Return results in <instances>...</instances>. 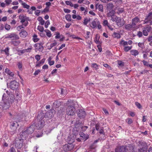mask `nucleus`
Returning <instances> with one entry per match:
<instances>
[{"label": "nucleus", "instance_id": "1", "mask_svg": "<svg viewBox=\"0 0 152 152\" xmlns=\"http://www.w3.org/2000/svg\"><path fill=\"white\" fill-rule=\"evenodd\" d=\"M44 114L42 113H40L39 114H38L37 118L39 121L37 124H35V126L36 129H41L44 125L45 121L42 119L44 118Z\"/></svg>", "mask_w": 152, "mask_h": 152}, {"label": "nucleus", "instance_id": "2", "mask_svg": "<svg viewBox=\"0 0 152 152\" xmlns=\"http://www.w3.org/2000/svg\"><path fill=\"white\" fill-rule=\"evenodd\" d=\"M9 95L7 93H4L2 97V100L4 102V104L3 106V108L4 110H6L9 109L11 103L9 102L8 99Z\"/></svg>", "mask_w": 152, "mask_h": 152}, {"label": "nucleus", "instance_id": "3", "mask_svg": "<svg viewBox=\"0 0 152 152\" xmlns=\"http://www.w3.org/2000/svg\"><path fill=\"white\" fill-rule=\"evenodd\" d=\"M73 104L71 103L68 106L66 109V113L68 115L73 116L75 115L76 109Z\"/></svg>", "mask_w": 152, "mask_h": 152}, {"label": "nucleus", "instance_id": "4", "mask_svg": "<svg viewBox=\"0 0 152 152\" xmlns=\"http://www.w3.org/2000/svg\"><path fill=\"white\" fill-rule=\"evenodd\" d=\"M19 18L20 20V22L24 25V26L26 27L28 25V24L27 20L28 18L26 16L24 15L23 14H21L19 16Z\"/></svg>", "mask_w": 152, "mask_h": 152}, {"label": "nucleus", "instance_id": "5", "mask_svg": "<svg viewBox=\"0 0 152 152\" xmlns=\"http://www.w3.org/2000/svg\"><path fill=\"white\" fill-rule=\"evenodd\" d=\"M5 38L10 39L12 40H14L18 39H19V37L18 35L14 32L6 34Z\"/></svg>", "mask_w": 152, "mask_h": 152}, {"label": "nucleus", "instance_id": "6", "mask_svg": "<svg viewBox=\"0 0 152 152\" xmlns=\"http://www.w3.org/2000/svg\"><path fill=\"white\" fill-rule=\"evenodd\" d=\"M23 140L19 138H16L15 141V145L18 149H20L23 146Z\"/></svg>", "mask_w": 152, "mask_h": 152}, {"label": "nucleus", "instance_id": "7", "mask_svg": "<svg viewBox=\"0 0 152 152\" xmlns=\"http://www.w3.org/2000/svg\"><path fill=\"white\" fill-rule=\"evenodd\" d=\"M74 147V146L73 144L68 143L63 146V149L64 151L67 152L72 150Z\"/></svg>", "mask_w": 152, "mask_h": 152}, {"label": "nucleus", "instance_id": "8", "mask_svg": "<svg viewBox=\"0 0 152 152\" xmlns=\"http://www.w3.org/2000/svg\"><path fill=\"white\" fill-rule=\"evenodd\" d=\"M18 83L16 81H13L10 83L9 87L12 90H15L18 88Z\"/></svg>", "mask_w": 152, "mask_h": 152}, {"label": "nucleus", "instance_id": "9", "mask_svg": "<svg viewBox=\"0 0 152 152\" xmlns=\"http://www.w3.org/2000/svg\"><path fill=\"white\" fill-rule=\"evenodd\" d=\"M126 145L119 146L115 148V152H126Z\"/></svg>", "mask_w": 152, "mask_h": 152}, {"label": "nucleus", "instance_id": "10", "mask_svg": "<svg viewBox=\"0 0 152 152\" xmlns=\"http://www.w3.org/2000/svg\"><path fill=\"white\" fill-rule=\"evenodd\" d=\"M125 28L127 31H134L136 30V28L132 23L128 24L125 26Z\"/></svg>", "mask_w": 152, "mask_h": 152}, {"label": "nucleus", "instance_id": "11", "mask_svg": "<svg viewBox=\"0 0 152 152\" xmlns=\"http://www.w3.org/2000/svg\"><path fill=\"white\" fill-rule=\"evenodd\" d=\"M138 146L140 148L138 149H142L144 151H146L147 150L146 143L144 141H139Z\"/></svg>", "mask_w": 152, "mask_h": 152}, {"label": "nucleus", "instance_id": "12", "mask_svg": "<svg viewBox=\"0 0 152 152\" xmlns=\"http://www.w3.org/2000/svg\"><path fill=\"white\" fill-rule=\"evenodd\" d=\"M8 91H7L6 93H7L9 95V99H8V100L9 101V102H10L11 103H12L14 101V100L15 99H16V100H18L19 99L20 100V99H17L16 98H15V97L14 95L12 94L11 93L9 94H8Z\"/></svg>", "mask_w": 152, "mask_h": 152}, {"label": "nucleus", "instance_id": "13", "mask_svg": "<svg viewBox=\"0 0 152 152\" xmlns=\"http://www.w3.org/2000/svg\"><path fill=\"white\" fill-rule=\"evenodd\" d=\"M134 146L131 144L126 145V152H136Z\"/></svg>", "mask_w": 152, "mask_h": 152}, {"label": "nucleus", "instance_id": "14", "mask_svg": "<svg viewBox=\"0 0 152 152\" xmlns=\"http://www.w3.org/2000/svg\"><path fill=\"white\" fill-rule=\"evenodd\" d=\"M77 115L80 118H83L85 117L86 113L85 111L82 109H79L78 110Z\"/></svg>", "mask_w": 152, "mask_h": 152}, {"label": "nucleus", "instance_id": "15", "mask_svg": "<svg viewBox=\"0 0 152 152\" xmlns=\"http://www.w3.org/2000/svg\"><path fill=\"white\" fill-rule=\"evenodd\" d=\"M54 111L50 110L46 113L45 117L48 118H51L54 115Z\"/></svg>", "mask_w": 152, "mask_h": 152}, {"label": "nucleus", "instance_id": "16", "mask_svg": "<svg viewBox=\"0 0 152 152\" xmlns=\"http://www.w3.org/2000/svg\"><path fill=\"white\" fill-rule=\"evenodd\" d=\"M35 126V124L34 123L32 125L29 126L26 131L23 132H26L28 134H31L34 131V126Z\"/></svg>", "mask_w": 152, "mask_h": 152}, {"label": "nucleus", "instance_id": "17", "mask_svg": "<svg viewBox=\"0 0 152 152\" xmlns=\"http://www.w3.org/2000/svg\"><path fill=\"white\" fill-rule=\"evenodd\" d=\"M116 23L118 27H121L124 25L125 22L124 19H122L120 17H119Z\"/></svg>", "mask_w": 152, "mask_h": 152}, {"label": "nucleus", "instance_id": "18", "mask_svg": "<svg viewBox=\"0 0 152 152\" xmlns=\"http://www.w3.org/2000/svg\"><path fill=\"white\" fill-rule=\"evenodd\" d=\"M151 29V27L148 26L144 28L142 30L143 34L145 36H147L148 34V33L150 31Z\"/></svg>", "mask_w": 152, "mask_h": 152}, {"label": "nucleus", "instance_id": "19", "mask_svg": "<svg viewBox=\"0 0 152 152\" xmlns=\"http://www.w3.org/2000/svg\"><path fill=\"white\" fill-rule=\"evenodd\" d=\"M152 19V12L148 13L144 21V23H148L149 21Z\"/></svg>", "mask_w": 152, "mask_h": 152}, {"label": "nucleus", "instance_id": "20", "mask_svg": "<svg viewBox=\"0 0 152 152\" xmlns=\"http://www.w3.org/2000/svg\"><path fill=\"white\" fill-rule=\"evenodd\" d=\"M35 46V48L37 50L42 51L43 50V48L41 43L36 44Z\"/></svg>", "mask_w": 152, "mask_h": 152}, {"label": "nucleus", "instance_id": "21", "mask_svg": "<svg viewBox=\"0 0 152 152\" xmlns=\"http://www.w3.org/2000/svg\"><path fill=\"white\" fill-rule=\"evenodd\" d=\"M79 134L80 135V137L81 140L86 141L89 138L88 135V134H85L83 132H80Z\"/></svg>", "mask_w": 152, "mask_h": 152}, {"label": "nucleus", "instance_id": "22", "mask_svg": "<svg viewBox=\"0 0 152 152\" xmlns=\"http://www.w3.org/2000/svg\"><path fill=\"white\" fill-rule=\"evenodd\" d=\"M19 126V124L17 121H15L13 122L11 125V128L13 130V131L15 132L17 129V128Z\"/></svg>", "mask_w": 152, "mask_h": 152}, {"label": "nucleus", "instance_id": "23", "mask_svg": "<svg viewBox=\"0 0 152 152\" xmlns=\"http://www.w3.org/2000/svg\"><path fill=\"white\" fill-rule=\"evenodd\" d=\"M132 23L136 26V24L140 22V19L137 17L136 16L132 19Z\"/></svg>", "mask_w": 152, "mask_h": 152}, {"label": "nucleus", "instance_id": "24", "mask_svg": "<svg viewBox=\"0 0 152 152\" xmlns=\"http://www.w3.org/2000/svg\"><path fill=\"white\" fill-rule=\"evenodd\" d=\"M19 35L21 37L25 38L27 36L28 33L25 30L23 29L21 30Z\"/></svg>", "mask_w": 152, "mask_h": 152}, {"label": "nucleus", "instance_id": "25", "mask_svg": "<svg viewBox=\"0 0 152 152\" xmlns=\"http://www.w3.org/2000/svg\"><path fill=\"white\" fill-rule=\"evenodd\" d=\"M95 8L96 10L98 9L99 11L101 12H103V6L102 4H96L95 5Z\"/></svg>", "mask_w": 152, "mask_h": 152}, {"label": "nucleus", "instance_id": "26", "mask_svg": "<svg viewBox=\"0 0 152 152\" xmlns=\"http://www.w3.org/2000/svg\"><path fill=\"white\" fill-rule=\"evenodd\" d=\"M100 36L98 34H96L94 39V42L97 44H100L101 42L99 41Z\"/></svg>", "mask_w": 152, "mask_h": 152}, {"label": "nucleus", "instance_id": "27", "mask_svg": "<svg viewBox=\"0 0 152 152\" xmlns=\"http://www.w3.org/2000/svg\"><path fill=\"white\" fill-rule=\"evenodd\" d=\"M98 21L96 22L93 20L90 24V26L93 28H94L97 27Z\"/></svg>", "mask_w": 152, "mask_h": 152}, {"label": "nucleus", "instance_id": "28", "mask_svg": "<svg viewBox=\"0 0 152 152\" xmlns=\"http://www.w3.org/2000/svg\"><path fill=\"white\" fill-rule=\"evenodd\" d=\"M67 140L68 143L71 144L74 142L75 141L73 137H72L71 135L69 136L68 137Z\"/></svg>", "mask_w": 152, "mask_h": 152}, {"label": "nucleus", "instance_id": "29", "mask_svg": "<svg viewBox=\"0 0 152 152\" xmlns=\"http://www.w3.org/2000/svg\"><path fill=\"white\" fill-rule=\"evenodd\" d=\"M20 40H12L11 41V43L13 45L15 46H18L20 43Z\"/></svg>", "mask_w": 152, "mask_h": 152}, {"label": "nucleus", "instance_id": "30", "mask_svg": "<svg viewBox=\"0 0 152 152\" xmlns=\"http://www.w3.org/2000/svg\"><path fill=\"white\" fill-rule=\"evenodd\" d=\"M115 12L114 10H112L109 12L107 13V16L108 17H110L111 18L114 15H115Z\"/></svg>", "mask_w": 152, "mask_h": 152}, {"label": "nucleus", "instance_id": "31", "mask_svg": "<svg viewBox=\"0 0 152 152\" xmlns=\"http://www.w3.org/2000/svg\"><path fill=\"white\" fill-rule=\"evenodd\" d=\"M114 7V5L112 3H110L107 4V8L108 10H113Z\"/></svg>", "mask_w": 152, "mask_h": 152}, {"label": "nucleus", "instance_id": "32", "mask_svg": "<svg viewBox=\"0 0 152 152\" xmlns=\"http://www.w3.org/2000/svg\"><path fill=\"white\" fill-rule=\"evenodd\" d=\"M130 53L132 55L135 56L138 55L139 53L137 50H132L130 51Z\"/></svg>", "mask_w": 152, "mask_h": 152}, {"label": "nucleus", "instance_id": "33", "mask_svg": "<svg viewBox=\"0 0 152 152\" xmlns=\"http://www.w3.org/2000/svg\"><path fill=\"white\" fill-rule=\"evenodd\" d=\"M32 39L34 42H37L39 39L37 35L36 34H34L32 36Z\"/></svg>", "mask_w": 152, "mask_h": 152}, {"label": "nucleus", "instance_id": "34", "mask_svg": "<svg viewBox=\"0 0 152 152\" xmlns=\"http://www.w3.org/2000/svg\"><path fill=\"white\" fill-rule=\"evenodd\" d=\"M9 48L8 47H7L4 50H1V52L2 53L3 52H5V54L7 56H9Z\"/></svg>", "mask_w": 152, "mask_h": 152}, {"label": "nucleus", "instance_id": "35", "mask_svg": "<svg viewBox=\"0 0 152 152\" xmlns=\"http://www.w3.org/2000/svg\"><path fill=\"white\" fill-rule=\"evenodd\" d=\"M45 58H43L40 61H39L37 64H36V66H40L42 65L45 62Z\"/></svg>", "mask_w": 152, "mask_h": 152}, {"label": "nucleus", "instance_id": "36", "mask_svg": "<svg viewBox=\"0 0 152 152\" xmlns=\"http://www.w3.org/2000/svg\"><path fill=\"white\" fill-rule=\"evenodd\" d=\"M112 36L114 38H116L117 39H119L121 37L120 34L119 33L114 32L112 35Z\"/></svg>", "mask_w": 152, "mask_h": 152}, {"label": "nucleus", "instance_id": "37", "mask_svg": "<svg viewBox=\"0 0 152 152\" xmlns=\"http://www.w3.org/2000/svg\"><path fill=\"white\" fill-rule=\"evenodd\" d=\"M61 105V102L59 101H56L53 103V105L56 107H58Z\"/></svg>", "mask_w": 152, "mask_h": 152}, {"label": "nucleus", "instance_id": "38", "mask_svg": "<svg viewBox=\"0 0 152 152\" xmlns=\"http://www.w3.org/2000/svg\"><path fill=\"white\" fill-rule=\"evenodd\" d=\"M61 94L63 96L67 94V91L66 89H64L63 88H61Z\"/></svg>", "mask_w": 152, "mask_h": 152}, {"label": "nucleus", "instance_id": "39", "mask_svg": "<svg viewBox=\"0 0 152 152\" xmlns=\"http://www.w3.org/2000/svg\"><path fill=\"white\" fill-rule=\"evenodd\" d=\"M119 17L114 15L113 17L111 18V19L113 22H116L117 20H118Z\"/></svg>", "mask_w": 152, "mask_h": 152}, {"label": "nucleus", "instance_id": "40", "mask_svg": "<svg viewBox=\"0 0 152 152\" xmlns=\"http://www.w3.org/2000/svg\"><path fill=\"white\" fill-rule=\"evenodd\" d=\"M44 31L46 33L47 36L49 37H50L52 36L51 32L48 29H45Z\"/></svg>", "mask_w": 152, "mask_h": 152}, {"label": "nucleus", "instance_id": "41", "mask_svg": "<svg viewBox=\"0 0 152 152\" xmlns=\"http://www.w3.org/2000/svg\"><path fill=\"white\" fill-rule=\"evenodd\" d=\"M17 65L19 70L20 71H22L23 66L22 62H18Z\"/></svg>", "mask_w": 152, "mask_h": 152}, {"label": "nucleus", "instance_id": "42", "mask_svg": "<svg viewBox=\"0 0 152 152\" xmlns=\"http://www.w3.org/2000/svg\"><path fill=\"white\" fill-rule=\"evenodd\" d=\"M120 44L123 45L124 47H125L128 45V42L124 40H121L120 43Z\"/></svg>", "mask_w": 152, "mask_h": 152}, {"label": "nucleus", "instance_id": "43", "mask_svg": "<svg viewBox=\"0 0 152 152\" xmlns=\"http://www.w3.org/2000/svg\"><path fill=\"white\" fill-rule=\"evenodd\" d=\"M5 72L10 76H12L13 75L12 72L7 68L5 69Z\"/></svg>", "mask_w": 152, "mask_h": 152}, {"label": "nucleus", "instance_id": "44", "mask_svg": "<svg viewBox=\"0 0 152 152\" xmlns=\"http://www.w3.org/2000/svg\"><path fill=\"white\" fill-rule=\"evenodd\" d=\"M132 46H126L125 47H124V50L125 52H127L129 51L130 50L132 49Z\"/></svg>", "mask_w": 152, "mask_h": 152}, {"label": "nucleus", "instance_id": "45", "mask_svg": "<svg viewBox=\"0 0 152 152\" xmlns=\"http://www.w3.org/2000/svg\"><path fill=\"white\" fill-rule=\"evenodd\" d=\"M91 66L96 70H97L98 69V66L96 63L92 64Z\"/></svg>", "mask_w": 152, "mask_h": 152}, {"label": "nucleus", "instance_id": "46", "mask_svg": "<svg viewBox=\"0 0 152 152\" xmlns=\"http://www.w3.org/2000/svg\"><path fill=\"white\" fill-rule=\"evenodd\" d=\"M118 64L119 66L121 67H123L124 66V62L121 60H118Z\"/></svg>", "mask_w": 152, "mask_h": 152}, {"label": "nucleus", "instance_id": "47", "mask_svg": "<svg viewBox=\"0 0 152 152\" xmlns=\"http://www.w3.org/2000/svg\"><path fill=\"white\" fill-rule=\"evenodd\" d=\"M24 49L23 50H18V54L20 56L22 55L23 54L25 53Z\"/></svg>", "mask_w": 152, "mask_h": 152}, {"label": "nucleus", "instance_id": "48", "mask_svg": "<svg viewBox=\"0 0 152 152\" xmlns=\"http://www.w3.org/2000/svg\"><path fill=\"white\" fill-rule=\"evenodd\" d=\"M90 20V19H89L87 18H85L83 22V24L85 25H87Z\"/></svg>", "mask_w": 152, "mask_h": 152}, {"label": "nucleus", "instance_id": "49", "mask_svg": "<svg viewBox=\"0 0 152 152\" xmlns=\"http://www.w3.org/2000/svg\"><path fill=\"white\" fill-rule=\"evenodd\" d=\"M38 30L41 32H43L44 28L42 26H38L37 27Z\"/></svg>", "mask_w": 152, "mask_h": 152}, {"label": "nucleus", "instance_id": "50", "mask_svg": "<svg viewBox=\"0 0 152 152\" xmlns=\"http://www.w3.org/2000/svg\"><path fill=\"white\" fill-rule=\"evenodd\" d=\"M128 121L127 123L129 124H132L133 122L132 119L129 118H127V119L126 120V121Z\"/></svg>", "mask_w": 152, "mask_h": 152}, {"label": "nucleus", "instance_id": "51", "mask_svg": "<svg viewBox=\"0 0 152 152\" xmlns=\"http://www.w3.org/2000/svg\"><path fill=\"white\" fill-rule=\"evenodd\" d=\"M23 7L24 8H26L27 9H28L30 7V6L27 4L26 3H25L23 5Z\"/></svg>", "mask_w": 152, "mask_h": 152}, {"label": "nucleus", "instance_id": "52", "mask_svg": "<svg viewBox=\"0 0 152 152\" xmlns=\"http://www.w3.org/2000/svg\"><path fill=\"white\" fill-rule=\"evenodd\" d=\"M24 25L22 24V25H20L18 26L17 28L16 29L18 31H19L21 30L22 28H24V27H23Z\"/></svg>", "mask_w": 152, "mask_h": 152}, {"label": "nucleus", "instance_id": "53", "mask_svg": "<svg viewBox=\"0 0 152 152\" xmlns=\"http://www.w3.org/2000/svg\"><path fill=\"white\" fill-rule=\"evenodd\" d=\"M4 2H5L6 5L8 6L12 2V0H5Z\"/></svg>", "mask_w": 152, "mask_h": 152}, {"label": "nucleus", "instance_id": "54", "mask_svg": "<svg viewBox=\"0 0 152 152\" xmlns=\"http://www.w3.org/2000/svg\"><path fill=\"white\" fill-rule=\"evenodd\" d=\"M135 105H136V106L139 109H140L142 108V106L139 103L137 102H135Z\"/></svg>", "mask_w": 152, "mask_h": 152}, {"label": "nucleus", "instance_id": "55", "mask_svg": "<svg viewBox=\"0 0 152 152\" xmlns=\"http://www.w3.org/2000/svg\"><path fill=\"white\" fill-rule=\"evenodd\" d=\"M5 28L7 30H9L10 28V25L7 24L4 26Z\"/></svg>", "mask_w": 152, "mask_h": 152}, {"label": "nucleus", "instance_id": "56", "mask_svg": "<svg viewBox=\"0 0 152 152\" xmlns=\"http://www.w3.org/2000/svg\"><path fill=\"white\" fill-rule=\"evenodd\" d=\"M71 16L70 15H67L66 16V19L67 20L70 21L71 20Z\"/></svg>", "mask_w": 152, "mask_h": 152}, {"label": "nucleus", "instance_id": "57", "mask_svg": "<svg viewBox=\"0 0 152 152\" xmlns=\"http://www.w3.org/2000/svg\"><path fill=\"white\" fill-rule=\"evenodd\" d=\"M142 62L143 63L144 66H148V65L149 64H148V62L144 60H143L142 61Z\"/></svg>", "mask_w": 152, "mask_h": 152}, {"label": "nucleus", "instance_id": "58", "mask_svg": "<svg viewBox=\"0 0 152 152\" xmlns=\"http://www.w3.org/2000/svg\"><path fill=\"white\" fill-rule=\"evenodd\" d=\"M142 33L141 31H139L138 32L137 35L138 36V37L139 38L141 37L142 36Z\"/></svg>", "mask_w": 152, "mask_h": 152}, {"label": "nucleus", "instance_id": "59", "mask_svg": "<svg viewBox=\"0 0 152 152\" xmlns=\"http://www.w3.org/2000/svg\"><path fill=\"white\" fill-rule=\"evenodd\" d=\"M50 24V22L49 20H48L46 21L45 25V27L46 28H47L48 27V25Z\"/></svg>", "mask_w": 152, "mask_h": 152}, {"label": "nucleus", "instance_id": "60", "mask_svg": "<svg viewBox=\"0 0 152 152\" xmlns=\"http://www.w3.org/2000/svg\"><path fill=\"white\" fill-rule=\"evenodd\" d=\"M96 144H95V143H93L92 144H91L90 146V148L91 149H94L96 148Z\"/></svg>", "mask_w": 152, "mask_h": 152}, {"label": "nucleus", "instance_id": "61", "mask_svg": "<svg viewBox=\"0 0 152 152\" xmlns=\"http://www.w3.org/2000/svg\"><path fill=\"white\" fill-rule=\"evenodd\" d=\"M109 24L108 23V21L106 20H104L103 21V25L104 26H107Z\"/></svg>", "mask_w": 152, "mask_h": 152}, {"label": "nucleus", "instance_id": "62", "mask_svg": "<svg viewBox=\"0 0 152 152\" xmlns=\"http://www.w3.org/2000/svg\"><path fill=\"white\" fill-rule=\"evenodd\" d=\"M6 5L5 3H4V2H1L0 4V7H1L4 8L6 7Z\"/></svg>", "mask_w": 152, "mask_h": 152}, {"label": "nucleus", "instance_id": "63", "mask_svg": "<svg viewBox=\"0 0 152 152\" xmlns=\"http://www.w3.org/2000/svg\"><path fill=\"white\" fill-rule=\"evenodd\" d=\"M40 12L41 11L40 10H36L35 11V14L36 15L38 16L39 15Z\"/></svg>", "mask_w": 152, "mask_h": 152}, {"label": "nucleus", "instance_id": "64", "mask_svg": "<svg viewBox=\"0 0 152 152\" xmlns=\"http://www.w3.org/2000/svg\"><path fill=\"white\" fill-rule=\"evenodd\" d=\"M102 110H103V111L104 112V113H105V114L106 115H109V113L106 109H105L104 108H103Z\"/></svg>", "mask_w": 152, "mask_h": 152}]
</instances>
